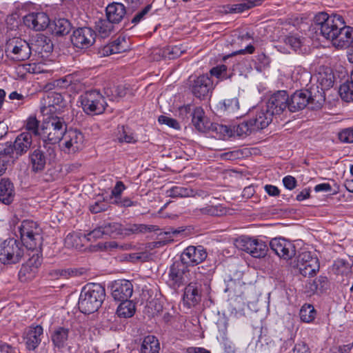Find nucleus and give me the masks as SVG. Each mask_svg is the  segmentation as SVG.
<instances>
[{"instance_id":"1","label":"nucleus","mask_w":353,"mask_h":353,"mask_svg":"<svg viewBox=\"0 0 353 353\" xmlns=\"http://www.w3.org/2000/svg\"><path fill=\"white\" fill-rule=\"evenodd\" d=\"M105 293L99 284H92L84 287L79 299V308L82 313L91 314L101 307Z\"/></svg>"},{"instance_id":"2","label":"nucleus","mask_w":353,"mask_h":353,"mask_svg":"<svg viewBox=\"0 0 353 353\" xmlns=\"http://www.w3.org/2000/svg\"><path fill=\"white\" fill-rule=\"evenodd\" d=\"M67 131L64 119L58 116H44L41 135L44 141L51 144L59 143Z\"/></svg>"},{"instance_id":"3","label":"nucleus","mask_w":353,"mask_h":353,"mask_svg":"<svg viewBox=\"0 0 353 353\" xmlns=\"http://www.w3.org/2000/svg\"><path fill=\"white\" fill-rule=\"evenodd\" d=\"M343 18L339 14L329 15L320 12L315 16V22L320 27L321 34L333 43L339 30L343 28Z\"/></svg>"},{"instance_id":"4","label":"nucleus","mask_w":353,"mask_h":353,"mask_svg":"<svg viewBox=\"0 0 353 353\" xmlns=\"http://www.w3.org/2000/svg\"><path fill=\"white\" fill-rule=\"evenodd\" d=\"M83 112L88 115H99L105 110L107 103L97 90H92L81 94L78 99Z\"/></svg>"},{"instance_id":"5","label":"nucleus","mask_w":353,"mask_h":353,"mask_svg":"<svg viewBox=\"0 0 353 353\" xmlns=\"http://www.w3.org/2000/svg\"><path fill=\"white\" fill-rule=\"evenodd\" d=\"M21 242L29 250H34L40 245V228L38 224L30 220H24L19 227Z\"/></svg>"},{"instance_id":"6","label":"nucleus","mask_w":353,"mask_h":353,"mask_svg":"<svg viewBox=\"0 0 353 353\" xmlns=\"http://www.w3.org/2000/svg\"><path fill=\"white\" fill-rule=\"evenodd\" d=\"M23 255V248L19 242L14 239L4 241L0 248V261L3 264L19 262Z\"/></svg>"},{"instance_id":"7","label":"nucleus","mask_w":353,"mask_h":353,"mask_svg":"<svg viewBox=\"0 0 353 353\" xmlns=\"http://www.w3.org/2000/svg\"><path fill=\"white\" fill-rule=\"evenodd\" d=\"M61 141V149L68 154L81 150L85 145V138L82 132L74 129L67 130Z\"/></svg>"},{"instance_id":"8","label":"nucleus","mask_w":353,"mask_h":353,"mask_svg":"<svg viewBox=\"0 0 353 353\" xmlns=\"http://www.w3.org/2000/svg\"><path fill=\"white\" fill-rule=\"evenodd\" d=\"M65 101L62 95L57 92H50L41 100V112L43 116H57L62 111Z\"/></svg>"},{"instance_id":"9","label":"nucleus","mask_w":353,"mask_h":353,"mask_svg":"<svg viewBox=\"0 0 353 353\" xmlns=\"http://www.w3.org/2000/svg\"><path fill=\"white\" fill-rule=\"evenodd\" d=\"M297 266L304 276H313L319 272L320 267L317 256L310 252H303L299 254Z\"/></svg>"},{"instance_id":"10","label":"nucleus","mask_w":353,"mask_h":353,"mask_svg":"<svg viewBox=\"0 0 353 353\" xmlns=\"http://www.w3.org/2000/svg\"><path fill=\"white\" fill-rule=\"evenodd\" d=\"M207 256V252L203 247L190 245L183 251L181 256V263L187 266H195L204 261Z\"/></svg>"},{"instance_id":"11","label":"nucleus","mask_w":353,"mask_h":353,"mask_svg":"<svg viewBox=\"0 0 353 353\" xmlns=\"http://www.w3.org/2000/svg\"><path fill=\"white\" fill-rule=\"evenodd\" d=\"M270 248L280 258L285 260L291 259L296 254L294 245L284 238L272 239L270 243Z\"/></svg>"},{"instance_id":"12","label":"nucleus","mask_w":353,"mask_h":353,"mask_svg":"<svg viewBox=\"0 0 353 353\" xmlns=\"http://www.w3.org/2000/svg\"><path fill=\"white\" fill-rule=\"evenodd\" d=\"M96 34L90 28L84 27L75 30L71 37L72 44L79 48H88L95 41Z\"/></svg>"},{"instance_id":"13","label":"nucleus","mask_w":353,"mask_h":353,"mask_svg":"<svg viewBox=\"0 0 353 353\" xmlns=\"http://www.w3.org/2000/svg\"><path fill=\"white\" fill-rule=\"evenodd\" d=\"M23 23L31 30L42 31L49 26L50 19L43 12H31L23 17Z\"/></svg>"},{"instance_id":"14","label":"nucleus","mask_w":353,"mask_h":353,"mask_svg":"<svg viewBox=\"0 0 353 353\" xmlns=\"http://www.w3.org/2000/svg\"><path fill=\"white\" fill-rule=\"evenodd\" d=\"M253 112L254 115L250 120L256 130L266 128L272 121L273 114L265 105L255 108Z\"/></svg>"},{"instance_id":"15","label":"nucleus","mask_w":353,"mask_h":353,"mask_svg":"<svg viewBox=\"0 0 353 353\" xmlns=\"http://www.w3.org/2000/svg\"><path fill=\"white\" fill-rule=\"evenodd\" d=\"M111 290L114 300H128L133 293V285L128 280H117L112 283Z\"/></svg>"},{"instance_id":"16","label":"nucleus","mask_w":353,"mask_h":353,"mask_svg":"<svg viewBox=\"0 0 353 353\" xmlns=\"http://www.w3.org/2000/svg\"><path fill=\"white\" fill-rule=\"evenodd\" d=\"M273 115L280 114L288 107V94L285 90H280L272 94L265 104Z\"/></svg>"},{"instance_id":"17","label":"nucleus","mask_w":353,"mask_h":353,"mask_svg":"<svg viewBox=\"0 0 353 353\" xmlns=\"http://www.w3.org/2000/svg\"><path fill=\"white\" fill-rule=\"evenodd\" d=\"M193 94L197 98L205 97L213 89L212 81L207 74L196 77L190 85Z\"/></svg>"},{"instance_id":"18","label":"nucleus","mask_w":353,"mask_h":353,"mask_svg":"<svg viewBox=\"0 0 353 353\" xmlns=\"http://www.w3.org/2000/svg\"><path fill=\"white\" fill-rule=\"evenodd\" d=\"M8 50L13 54V59L17 61L28 59L31 54L29 43L24 40L17 39L8 44Z\"/></svg>"},{"instance_id":"19","label":"nucleus","mask_w":353,"mask_h":353,"mask_svg":"<svg viewBox=\"0 0 353 353\" xmlns=\"http://www.w3.org/2000/svg\"><path fill=\"white\" fill-rule=\"evenodd\" d=\"M169 282L174 287H179L190 280L189 271H186L183 263H174L170 268Z\"/></svg>"},{"instance_id":"20","label":"nucleus","mask_w":353,"mask_h":353,"mask_svg":"<svg viewBox=\"0 0 353 353\" xmlns=\"http://www.w3.org/2000/svg\"><path fill=\"white\" fill-rule=\"evenodd\" d=\"M24 334L27 348L34 350L41 342L43 329L41 325H32L26 329Z\"/></svg>"},{"instance_id":"21","label":"nucleus","mask_w":353,"mask_h":353,"mask_svg":"<svg viewBox=\"0 0 353 353\" xmlns=\"http://www.w3.org/2000/svg\"><path fill=\"white\" fill-rule=\"evenodd\" d=\"M310 101H313L310 92L307 90H299L295 92L288 99V108L291 112H296L303 109Z\"/></svg>"},{"instance_id":"22","label":"nucleus","mask_w":353,"mask_h":353,"mask_svg":"<svg viewBox=\"0 0 353 353\" xmlns=\"http://www.w3.org/2000/svg\"><path fill=\"white\" fill-rule=\"evenodd\" d=\"M353 43V27L345 26L343 21V28L338 32L332 45L338 49L348 48Z\"/></svg>"},{"instance_id":"23","label":"nucleus","mask_w":353,"mask_h":353,"mask_svg":"<svg viewBox=\"0 0 353 353\" xmlns=\"http://www.w3.org/2000/svg\"><path fill=\"white\" fill-rule=\"evenodd\" d=\"M316 81L322 90L332 88L334 82L332 70L326 66H321L316 74Z\"/></svg>"},{"instance_id":"24","label":"nucleus","mask_w":353,"mask_h":353,"mask_svg":"<svg viewBox=\"0 0 353 353\" xmlns=\"http://www.w3.org/2000/svg\"><path fill=\"white\" fill-rule=\"evenodd\" d=\"M15 196V190L11 181L3 178L0 181V201L6 205L10 204Z\"/></svg>"},{"instance_id":"25","label":"nucleus","mask_w":353,"mask_h":353,"mask_svg":"<svg viewBox=\"0 0 353 353\" xmlns=\"http://www.w3.org/2000/svg\"><path fill=\"white\" fill-rule=\"evenodd\" d=\"M29 165L32 172L39 173L44 170L46 165V157L43 151L34 150L29 154Z\"/></svg>"},{"instance_id":"26","label":"nucleus","mask_w":353,"mask_h":353,"mask_svg":"<svg viewBox=\"0 0 353 353\" xmlns=\"http://www.w3.org/2000/svg\"><path fill=\"white\" fill-rule=\"evenodd\" d=\"M32 143V137L30 132H22L19 134L14 143L13 148L17 156H21L27 152Z\"/></svg>"},{"instance_id":"27","label":"nucleus","mask_w":353,"mask_h":353,"mask_svg":"<svg viewBox=\"0 0 353 353\" xmlns=\"http://www.w3.org/2000/svg\"><path fill=\"white\" fill-rule=\"evenodd\" d=\"M126 13L125 6L120 3H112L106 8L107 19L114 23H119Z\"/></svg>"},{"instance_id":"28","label":"nucleus","mask_w":353,"mask_h":353,"mask_svg":"<svg viewBox=\"0 0 353 353\" xmlns=\"http://www.w3.org/2000/svg\"><path fill=\"white\" fill-rule=\"evenodd\" d=\"M69 333L70 330L68 328L64 327H57L51 335L53 345L59 349L65 347L70 339Z\"/></svg>"},{"instance_id":"29","label":"nucleus","mask_w":353,"mask_h":353,"mask_svg":"<svg viewBox=\"0 0 353 353\" xmlns=\"http://www.w3.org/2000/svg\"><path fill=\"white\" fill-rule=\"evenodd\" d=\"M218 108L220 111L227 114H236V117L241 116L239 114L240 105L238 98L225 99L218 103Z\"/></svg>"},{"instance_id":"30","label":"nucleus","mask_w":353,"mask_h":353,"mask_svg":"<svg viewBox=\"0 0 353 353\" xmlns=\"http://www.w3.org/2000/svg\"><path fill=\"white\" fill-rule=\"evenodd\" d=\"M199 301V294L196 283H190L185 288L183 301L188 306L194 305Z\"/></svg>"},{"instance_id":"31","label":"nucleus","mask_w":353,"mask_h":353,"mask_svg":"<svg viewBox=\"0 0 353 353\" xmlns=\"http://www.w3.org/2000/svg\"><path fill=\"white\" fill-rule=\"evenodd\" d=\"M160 345L158 339L152 335L143 339L140 348V353H159Z\"/></svg>"},{"instance_id":"32","label":"nucleus","mask_w":353,"mask_h":353,"mask_svg":"<svg viewBox=\"0 0 353 353\" xmlns=\"http://www.w3.org/2000/svg\"><path fill=\"white\" fill-rule=\"evenodd\" d=\"M225 213V208L221 205H206L205 206L196 208L194 210L195 215L221 216Z\"/></svg>"},{"instance_id":"33","label":"nucleus","mask_w":353,"mask_h":353,"mask_svg":"<svg viewBox=\"0 0 353 353\" xmlns=\"http://www.w3.org/2000/svg\"><path fill=\"white\" fill-rule=\"evenodd\" d=\"M117 310V314L119 317L130 318L135 313V304L129 300L121 301Z\"/></svg>"},{"instance_id":"34","label":"nucleus","mask_w":353,"mask_h":353,"mask_svg":"<svg viewBox=\"0 0 353 353\" xmlns=\"http://www.w3.org/2000/svg\"><path fill=\"white\" fill-rule=\"evenodd\" d=\"M116 137L120 143H134L137 141L132 132L123 125L117 128Z\"/></svg>"},{"instance_id":"35","label":"nucleus","mask_w":353,"mask_h":353,"mask_svg":"<svg viewBox=\"0 0 353 353\" xmlns=\"http://www.w3.org/2000/svg\"><path fill=\"white\" fill-rule=\"evenodd\" d=\"M71 23L65 19H59L54 21L53 33L57 36H63L71 30Z\"/></svg>"},{"instance_id":"36","label":"nucleus","mask_w":353,"mask_h":353,"mask_svg":"<svg viewBox=\"0 0 353 353\" xmlns=\"http://www.w3.org/2000/svg\"><path fill=\"white\" fill-rule=\"evenodd\" d=\"M192 123L199 131H203L205 129L204 112L201 108H194L192 113Z\"/></svg>"},{"instance_id":"37","label":"nucleus","mask_w":353,"mask_h":353,"mask_svg":"<svg viewBox=\"0 0 353 353\" xmlns=\"http://www.w3.org/2000/svg\"><path fill=\"white\" fill-rule=\"evenodd\" d=\"M300 319L304 323L312 322L316 316V310L312 305H304L299 312Z\"/></svg>"},{"instance_id":"38","label":"nucleus","mask_w":353,"mask_h":353,"mask_svg":"<svg viewBox=\"0 0 353 353\" xmlns=\"http://www.w3.org/2000/svg\"><path fill=\"white\" fill-rule=\"evenodd\" d=\"M114 23H112L108 19H101L99 20L96 24V28L98 30L101 37H108L112 32Z\"/></svg>"},{"instance_id":"39","label":"nucleus","mask_w":353,"mask_h":353,"mask_svg":"<svg viewBox=\"0 0 353 353\" xmlns=\"http://www.w3.org/2000/svg\"><path fill=\"white\" fill-rule=\"evenodd\" d=\"M341 97L345 101H353V79L343 83L339 88Z\"/></svg>"},{"instance_id":"40","label":"nucleus","mask_w":353,"mask_h":353,"mask_svg":"<svg viewBox=\"0 0 353 353\" xmlns=\"http://www.w3.org/2000/svg\"><path fill=\"white\" fill-rule=\"evenodd\" d=\"M166 193L170 197H188L192 195V190L181 186H173Z\"/></svg>"},{"instance_id":"41","label":"nucleus","mask_w":353,"mask_h":353,"mask_svg":"<svg viewBox=\"0 0 353 353\" xmlns=\"http://www.w3.org/2000/svg\"><path fill=\"white\" fill-rule=\"evenodd\" d=\"M267 246L262 241L255 239L254 245L250 251L249 254L255 258H261L266 254Z\"/></svg>"},{"instance_id":"42","label":"nucleus","mask_w":353,"mask_h":353,"mask_svg":"<svg viewBox=\"0 0 353 353\" xmlns=\"http://www.w3.org/2000/svg\"><path fill=\"white\" fill-rule=\"evenodd\" d=\"M19 72H26L30 74H40L44 72L43 65L41 63H31L19 65Z\"/></svg>"},{"instance_id":"43","label":"nucleus","mask_w":353,"mask_h":353,"mask_svg":"<svg viewBox=\"0 0 353 353\" xmlns=\"http://www.w3.org/2000/svg\"><path fill=\"white\" fill-rule=\"evenodd\" d=\"M256 130L250 120L239 123L234 128V132L239 137L248 136Z\"/></svg>"},{"instance_id":"44","label":"nucleus","mask_w":353,"mask_h":353,"mask_svg":"<svg viewBox=\"0 0 353 353\" xmlns=\"http://www.w3.org/2000/svg\"><path fill=\"white\" fill-rule=\"evenodd\" d=\"M210 73L211 76L217 78L220 81H223L228 78V75L227 74V66L223 64L212 68L210 70Z\"/></svg>"},{"instance_id":"45","label":"nucleus","mask_w":353,"mask_h":353,"mask_svg":"<svg viewBox=\"0 0 353 353\" xmlns=\"http://www.w3.org/2000/svg\"><path fill=\"white\" fill-rule=\"evenodd\" d=\"M255 239L243 236L237 241V247L242 250L249 253L252 249V246L254 245Z\"/></svg>"},{"instance_id":"46","label":"nucleus","mask_w":353,"mask_h":353,"mask_svg":"<svg viewBox=\"0 0 353 353\" xmlns=\"http://www.w3.org/2000/svg\"><path fill=\"white\" fill-rule=\"evenodd\" d=\"M103 225L105 235L116 236L121 234V225L118 223H108Z\"/></svg>"},{"instance_id":"47","label":"nucleus","mask_w":353,"mask_h":353,"mask_svg":"<svg viewBox=\"0 0 353 353\" xmlns=\"http://www.w3.org/2000/svg\"><path fill=\"white\" fill-rule=\"evenodd\" d=\"M285 43L290 46L294 50L301 48L303 43V39L299 34H292L286 37Z\"/></svg>"},{"instance_id":"48","label":"nucleus","mask_w":353,"mask_h":353,"mask_svg":"<svg viewBox=\"0 0 353 353\" xmlns=\"http://www.w3.org/2000/svg\"><path fill=\"white\" fill-rule=\"evenodd\" d=\"M39 121L36 117L31 115L26 120V128L28 131L37 135L39 134Z\"/></svg>"},{"instance_id":"49","label":"nucleus","mask_w":353,"mask_h":353,"mask_svg":"<svg viewBox=\"0 0 353 353\" xmlns=\"http://www.w3.org/2000/svg\"><path fill=\"white\" fill-rule=\"evenodd\" d=\"M158 121L159 123L166 125L174 130H179L181 128L180 124L176 119L168 116L161 115Z\"/></svg>"},{"instance_id":"50","label":"nucleus","mask_w":353,"mask_h":353,"mask_svg":"<svg viewBox=\"0 0 353 353\" xmlns=\"http://www.w3.org/2000/svg\"><path fill=\"white\" fill-rule=\"evenodd\" d=\"M339 139L343 143H353V129L343 130L339 133Z\"/></svg>"},{"instance_id":"51","label":"nucleus","mask_w":353,"mask_h":353,"mask_svg":"<svg viewBox=\"0 0 353 353\" xmlns=\"http://www.w3.org/2000/svg\"><path fill=\"white\" fill-rule=\"evenodd\" d=\"M327 279L325 276H320L316 278L310 284V290L312 291L322 290V288L327 283Z\"/></svg>"},{"instance_id":"52","label":"nucleus","mask_w":353,"mask_h":353,"mask_svg":"<svg viewBox=\"0 0 353 353\" xmlns=\"http://www.w3.org/2000/svg\"><path fill=\"white\" fill-rule=\"evenodd\" d=\"M125 190V186L122 181H117L114 188L111 192V199L114 200H117V199L121 198V195L122 192Z\"/></svg>"},{"instance_id":"53","label":"nucleus","mask_w":353,"mask_h":353,"mask_svg":"<svg viewBox=\"0 0 353 353\" xmlns=\"http://www.w3.org/2000/svg\"><path fill=\"white\" fill-rule=\"evenodd\" d=\"M112 203L118 205L119 207L121 208H128L131 206H136L137 205L138 203L137 201H132L128 197H124V198H119L117 199V200H114L112 201Z\"/></svg>"},{"instance_id":"54","label":"nucleus","mask_w":353,"mask_h":353,"mask_svg":"<svg viewBox=\"0 0 353 353\" xmlns=\"http://www.w3.org/2000/svg\"><path fill=\"white\" fill-rule=\"evenodd\" d=\"M151 6H145L143 10L138 12L132 19L131 22L134 23V25L138 24L139 22H141L142 20H143L145 17V16L148 14L149 11L150 10Z\"/></svg>"},{"instance_id":"55","label":"nucleus","mask_w":353,"mask_h":353,"mask_svg":"<svg viewBox=\"0 0 353 353\" xmlns=\"http://www.w3.org/2000/svg\"><path fill=\"white\" fill-rule=\"evenodd\" d=\"M14 152L13 144L11 143H6L0 145V157L6 159L7 156H10Z\"/></svg>"},{"instance_id":"56","label":"nucleus","mask_w":353,"mask_h":353,"mask_svg":"<svg viewBox=\"0 0 353 353\" xmlns=\"http://www.w3.org/2000/svg\"><path fill=\"white\" fill-rule=\"evenodd\" d=\"M112 48L116 49L114 54L121 53L126 50L125 40L124 38H118L111 43Z\"/></svg>"},{"instance_id":"57","label":"nucleus","mask_w":353,"mask_h":353,"mask_svg":"<svg viewBox=\"0 0 353 353\" xmlns=\"http://www.w3.org/2000/svg\"><path fill=\"white\" fill-rule=\"evenodd\" d=\"M109 207L108 204L105 201H97L90 205V210L92 213H99L105 211Z\"/></svg>"},{"instance_id":"58","label":"nucleus","mask_w":353,"mask_h":353,"mask_svg":"<svg viewBox=\"0 0 353 353\" xmlns=\"http://www.w3.org/2000/svg\"><path fill=\"white\" fill-rule=\"evenodd\" d=\"M148 257L147 254L144 252H139L129 254L125 256V259L131 262H137L139 261H144Z\"/></svg>"},{"instance_id":"59","label":"nucleus","mask_w":353,"mask_h":353,"mask_svg":"<svg viewBox=\"0 0 353 353\" xmlns=\"http://www.w3.org/2000/svg\"><path fill=\"white\" fill-rule=\"evenodd\" d=\"M105 247L107 249L119 248V249L123 250H129L134 248V247L131 244L126 243V244L119 245L115 241H110V242L107 243L105 244Z\"/></svg>"},{"instance_id":"60","label":"nucleus","mask_w":353,"mask_h":353,"mask_svg":"<svg viewBox=\"0 0 353 353\" xmlns=\"http://www.w3.org/2000/svg\"><path fill=\"white\" fill-rule=\"evenodd\" d=\"M283 183L285 188L292 190L296 186V180L294 177L288 175L283 179Z\"/></svg>"},{"instance_id":"61","label":"nucleus","mask_w":353,"mask_h":353,"mask_svg":"<svg viewBox=\"0 0 353 353\" xmlns=\"http://www.w3.org/2000/svg\"><path fill=\"white\" fill-rule=\"evenodd\" d=\"M256 4L254 1H249L248 2H244L241 3H239L235 5V10H236L239 12H243L244 10H248L254 6H255Z\"/></svg>"},{"instance_id":"62","label":"nucleus","mask_w":353,"mask_h":353,"mask_svg":"<svg viewBox=\"0 0 353 353\" xmlns=\"http://www.w3.org/2000/svg\"><path fill=\"white\" fill-rule=\"evenodd\" d=\"M105 230L103 228V225H101L100 227H98L93 230L92 232H90L88 234L89 239L94 238V239H99L101 238L103 235H105Z\"/></svg>"},{"instance_id":"63","label":"nucleus","mask_w":353,"mask_h":353,"mask_svg":"<svg viewBox=\"0 0 353 353\" xmlns=\"http://www.w3.org/2000/svg\"><path fill=\"white\" fill-rule=\"evenodd\" d=\"M293 353H310L309 347L305 343H298L293 348Z\"/></svg>"},{"instance_id":"64","label":"nucleus","mask_w":353,"mask_h":353,"mask_svg":"<svg viewBox=\"0 0 353 353\" xmlns=\"http://www.w3.org/2000/svg\"><path fill=\"white\" fill-rule=\"evenodd\" d=\"M264 189L266 193L270 196H276L280 194V190L275 185H265Z\"/></svg>"}]
</instances>
